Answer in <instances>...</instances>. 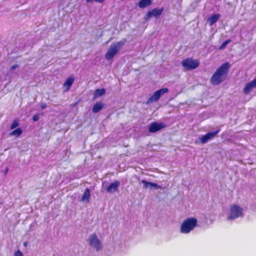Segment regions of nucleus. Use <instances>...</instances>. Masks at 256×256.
Segmentation results:
<instances>
[{"label":"nucleus","instance_id":"nucleus-10","mask_svg":"<svg viewBox=\"0 0 256 256\" xmlns=\"http://www.w3.org/2000/svg\"><path fill=\"white\" fill-rule=\"evenodd\" d=\"M141 182L143 184V188L145 189L148 188L150 190H158L159 188L163 189V188L157 184L148 182L145 180H142Z\"/></svg>","mask_w":256,"mask_h":256},{"label":"nucleus","instance_id":"nucleus-27","mask_svg":"<svg viewBox=\"0 0 256 256\" xmlns=\"http://www.w3.org/2000/svg\"><path fill=\"white\" fill-rule=\"evenodd\" d=\"M40 108L42 110H44L47 108V104L44 102H42L40 104Z\"/></svg>","mask_w":256,"mask_h":256},{"label":"nucleus","instance_id":"nucleus-13","mask_svg":"<svg viewBox=\"0 0 256 256\" xmlns=\"http://www.w3.org/2000/svg\"><path fill=\"white\" fill-rule=\"evenodd\" d=\"M221 16L220 14H212L210 17L208 18L207 22L210 26H212L216 23L220 18Z\"/></svg>","mask_w":256,"mask_h":256},{"label":"nucleus","instance_id":"nucleus-28","mask_svg":"<svg viewBox=\"0 0 256 256\" xmlns=\"http://www.w3.org/2000/svg\"><path fill=\"white\" fill-rule=\"evenodd\" d=\"M19 67V66L18 64H14V65H12L11 67H10V70H16V68H18Z\"/></svg>","mask_w":256,"mask_h":256},{"label":"nucleus","instance_id":"nucleus-17","mask_svg":"<svg viewBox=\"0 0 256 256\" xmlns=\"http://www.w3.org/2000/svg\"><path fill=\"white\" fill-rule=\"evenodd\" d=\"M74 80V78L73 76H70L68 78L64 84V86L66 87V90H68L72 84H73Z\"/></svg>","mask_w":256,"mask_h":256},{"label":"nucleus","instance_id":"nucleus-2","mask_svg":"<svg viewBox=\"0 0 256 256\" xmlns=\"http://www.w3.org/2000/svg\"><path fill=\"white\" fill-rule=\"evenodd\" d=\"M126 42V40L124 38L120 41L112 43L105 54L106 59L110 60L113 58L125 44Z\"/></svg>","mask_w":256,"mask_h":256},{"label":"nucleus","instance_id":"nucleus-23","mask_svg":"<svg viewBox=\"0 0 256 256\" xmlns=\"http://www.w3.org/2000/svg\"><path fill=\"white\" fill-rule=\"evenodd\" d=\"M19 125V122L16 120H14L10 126L11 130H13Z\"/></svg>","mask_w":256,"mask_h":256},{"label":"nucleus","instance_id":"nucleus-20","mask_svg":"<svg viewBox=\"0 0 256 256\" xmlns=\"http://www.w3.org/2000/svg\"><path fill=\"white\" fill-rule=\"evenodd\" d=\"M22 133V130L21 128H17L10 133V136H14L16 137L20 136Z\"/></svg>","mask_w":256,"mask_h":256},{"label":"nucleus","instance_id":"nucleus-30","mask_svg":"<svg viewBox=\"0 0 256 256\" xmlns=\"http://www.w3.org/2000/svg\"><path fill=\"white\" fill-rule=\"evenodd\" d=\"M26 242H25L24 243V246H26Z\"/></svg>","mask_w":256,"mask_h":256},{"label":"nucleus","instance_id":"nucleus-29","mask_svg":"<svg viewBox=\"0 0 256 256\" xmlns=\"http://www.w3.org/2000/svg\"><path fill=\"white\" fill-rule=\"evenodd\" d=\"M8 168H5V170H4V176H6V174H8Z\"/></svg>","mask_w":256,"mask_h":256},{"label":"nucleus","instance_id":"nucleus-4","mask_svg":"<svg viewBox=\"0 0 256 256\" xmlns=\"http://www.w3.org/2000/svg\"><path fill=\"white\" fill-rule=\"evenodd\" d=\"M200 64V61L198 60H194L192 58H187L181 62L182 66L187 71L196 68Z\"/></svg>","mask_w":256,"mask_h":256},{"label":"nucleus","instance_id":"nucleus-21","mask_svg":"<svg viewBox=\"0 0 256 256\" xmlns=\"http://www.w3.org/2000/svg\"><path fill=\"white\" fill-rule=\"evenodd\" d=\"M156 91L159 94V96L160 97L162 96H163L164 94L168 92V88H162Z\"/></svg>","mask_w":256,"mask_h":256},{"label":"nucleus","instance_id":"nucleus-11","mask_svg":"<svg viewBox=\"0 0 256 256\" xmlns=\"http://www.w3.org/2000/svg\"><path fill=\"white\" fill-rule=\"evenodd\" d=\"M120 185V182L118 180H114L113 182L111 183L108 187L106 188V192L110 194H112L118 191V188Z\"/></svg>","mask_w":256,"mask_h":256},{"label":"nucleus","instance_id":"nucleus-7","mask_svg":"<svg viewBox=\"0 0 256 256\" xmlns=\"http://www.w3.org/2000/svg\"><path fill=\"white\" fill-rule=\"evenodd\" d=\"M220 130V128L217 129L214 132H210L202 136L200 138V142L202 144H206L210 140H212Z\"/></svg>","mask_w":256,"mask_h":256},{"label":"nucleus","instance_id":"nucleus-6","mask_svg":"<svg viewBox=\"0 0 256 256\" xmlns=\"http://www.w3.org/2000/svg\"><path fill=\"white\" fill-rule=\"evenodd\" d=\"M88 241L90 246L94 248L96 252H99L102 249V242L96 233L91 234Z\"/></svg>","mask_w":256,"mask_h":256},{"label":"nucleus","instance_id":"nucleus-19","mask_svg":"<svg viewBox=\"0 0 256 256\" xmlns=\"http://www.w3.org/2000/svg\"><path fill=\"white\" fill-rule=\"evenodd\" d=\"M106 93V90L104 88L100 89H96L94 91V98L100 97Z\"/></svg>","mask_w":256,"mask_h":256},{"label":"nucleus","instance_id":"nucleus-1","mask_svg":"<svg viewBox=\"0 0 256 256\" xmlns=\"http://www.w3.org/2000/svg\"><path fill=\"white\" fill-rule=\"evenodd\" d=\"M230 67V64L228 62H226L222 64L210 78L211 84L214 86L220 84L225 80Z\"/></svg>","mask_w":256,"mask_h":256},{"label":"nucleus","instance_id":"nucleus-5","mask_svg":"<svg viewBox=\"0 0 256 256\" xmlns=\"http://www.w3.org/2000/svg\"><path fill=\"white\" fill-rule=\"evenodd\" d=\"M243 216V209L240 206L234 204L232 205L230 208V212L228 216V220H234L239 217Z\"/></svg>","mask_w":256,"mask_h":256},{"label":"nucleus","instance_id":"nucleus-24","mask_svg":"<svg viewBox=\"0 0 256 256\" xmlns=\"http://www.w3.org/2000/svg\"><path fill=\"white\" fill-rule=\"evenodd\" d=\"M40 114H34L33 116H32V120L34 122H37L39 120H40Z\"/></svg>","mask_w":256,"mask_h":256},{"label":"nucleus","instance_id":"nucleus-8","mask_svg":"<svg viewBox=\"0 0 256 256\" xmlns=\"http://www.w3.org/2000/svg\"><path fill=\"white\" fill-rule=\"evenodd\" d=\"M164 8H155L152 9V10L148 11L144 16V20L146 21H148L152 16L158 17L162 12Z\"/></svg>","mask_w":256,"mask_h":256},{"label":"nucleus","instance_id":"nucleus-18","mask_svg":"<svg viewBox=\"0 0 256 256\" xmlns=\"http://www.w3.org/2000/svg\"><path fill=\"white\" fill-rule=\"evenodd\" d=\"M160 97L159 96V94L156 91L153 94L148 100L147 103L152 102L158 101Z\"/></svg>","mask_w":256,"mask_h":256},{"label":"nucleus","instance_id":"nucleus-26","mask_svg":"<svg viewBox=\"0 0 256 256\" xmlns=\"http://www.w3.org/2000/svg\"><path fill=\"white\" fill-rule=\"evenodd\" d=\"M14 256H23V254L20 250H17L14 253Z\"/></svg>","mask_w":256,"mask_h":256},{"label":"nucleus","instance_id":"nucleus-15","mask_svg":"<svg viewBox=\"0 0 256 256\" xmlns=\"http://www.w3.org/2000/svg\"><path fill=\"white\" fill-rule=\"evenodd\" d=\"M90 197V190L89 188H86L82 197L81 200L86 203L89 202Z\"/></svg>","mask_w":256,"mask_h":256},{"label":"nucleus","instance_id":"nucleus-12","mask_svg":"<svg viewBox=\"0 0 256 256\" xmlns=\"http://www.w3.org/2000/svg\"><path fill=\"white\" fill-rule=\"evenodd\" d=\"M256 87V78L250 82L246 84L243 92L245 94H248L253 89Z\"/></svg>","mask_w":256,"mask_h":256},{"label":"nucleus","instance_id":"nucleus-14","mask_svg":"<svg viewBox=\"0 0 256 256\" xmlns=\"http://www.w3.org/2000/svg\"><path fill=\"white\" fill-rule=\"evenodd\" d=\"M105 106V104L102 102H99L95 104L92 108V112L94 113L100 112Z\"/></svg>","mask_w":256,"mask_h":256},{"label":"nucleus","instance_id":"nucleus-22","mask_svg":"<svg viewBox=\"0 0 256 256\" xmlns=\"http://www.w3.org/2000/svg\"><path fill=\"white\" fill-rule=\"evenodd\" d=\"M231 42V40L230 39H229V40H225L224 42L222 44H221V46L219 47V50H224L226 46L230 43V42Z\"/></svg>","mask_w":256,"mask_h":256},{"label":"nucleus","instance_id":"nucleus-3","mask_svg":"<svg viewBox=\"0 0 256 256\" xmlns=\"http://www.w3.org/2000/svg\"><path fill=\"white\" fill-rule=\"evenodd\" d=\"M198 220L195 218H188L182 224L180 232L182 234H188L197 226Z\"/></svg>","mask_w":256,"mask_h":256},{"label":"nucleus","instance_id":"nucleus-9","mask_svg":"<svg viewBox=\"0 0 256 256\" xmlns=\"http://www.w3.org/2000/svg\"><path fill=\"white\" fill-rule=\"evenodd\" d=\"M166 126V124L164 123L153 122L148 126V132L151 133L156 132Z\"/></svg>","mask_w":256,"mask_h":256},{"label":"nucleus","instance_id":"nucleus-16","mask_svg":"<svg viewBox=\"0 0 256 256\" xmlns=\"http://www.w3.org/2000/svg\"><path fill=\"white\" fill-rule=\"evenodd\" d=\"M152 0H140L138 6L140 8H145L152 4Z\"/></svg>","mask_w":256,"mask_h":256},{"label":"nucleus","instance_id":"nucleus-25","mask_svg":"<svg viewBox=\"0 0 256 256\" xmlns=\"http://www.w3.org/2000/svg\"><path fill=\"white\" fill-rule=\"evenodd\" d=\"M105 0H86L88 3H90L93 2H96L100 4L102 3Z\"/></svg>","mask_w":256,"mask_h":256}]
</instances>
